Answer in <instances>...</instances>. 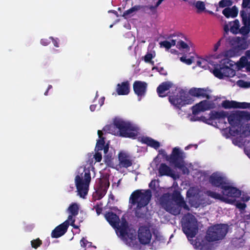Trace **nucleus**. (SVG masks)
I'll list each match as a JSON object with an SVG mask.
<instances>
[{"label":"nucleus","mask_w":250,"mask_h":250,"mask_svg":"<svg viewBox=\"0 0 250 250\" xmlns=\"http://www.w3.org/2000/svg\"><path fill=\"white\" fill-rule=\"evenodd\" d=\"M222 105L225 108H247L250 107V104L248 103H238L235 101H225L222 103Z\"/></svg>","instance_id":"nucleus-17"},{"label":"nucleus","mask_w":250,"mask_h":250,"mask_svg":"<svg viewBox=\"0 0 250 250\" xmlns=\"http://www.w3.org/2000/svg\"><path fill=\"white\" fill-rule=\"evenodd\" d=\"M247 57H241V58L240 59V62L243 64V65H246V64H247V63H248V61H247Z\"/></svg>","instance_id":"nucleus-59"},{"label":"nucleus","mask_w":250,"mask_h":250,"mask_svg":"<svg viewBox=\"0 0 250 250\" xmlns=\"http://www.w3.org/2000/svg\"><path fill=\"white\" fill-rule=\"evenodd\" d=\"M129 83L128 81L117 84V92L119 95H127L129 93Z\"/></svg>","instance_id":"nucleus-25"},{"label":"nucleus","mask_w":250,"mask_h":250,"mask_svg":"<svg viewBox=\"0 0 250 250\" xmlns=\"http://www.w3.org/2000/svg\"><path fill=\"white\" fill-rule=\"evenodd\" d=\"M119 165L120 167L128 168L133 164V161L130 157L124 153H120L118 156Z\"/></svg>","instance_id":"nucleus-20"},{"label":"nucleus","mask_w":250,"mask_h":250,"mask_svg":"<svg viewBox=\"0 0 250 250\" xmlns=\"http://www.w3.org/2000/svg\"><path fill=\"white\" fill-rule=\"evenodd\" d=\"M69 225L70 223L68 222V220H66L56 227L51 232V237L57 238L64 235L67 231Z\"/></svg>","instance_id":"nucleus-15"},{"label":"nucleus","mask_w":250,"mask_h":250,"mask_svg":"<svg viewBox=\"0 0 250 250\" xmlns=\"http://www.w3.org/2000/svg\"><path fill=\"white\" fill-rule=\"evenodd\" d=\"M159 171L161 176L167 175L173 178V179L176 178L177 176L174 171L168 166L165 164L161 165Z\"/></svg>","instance_id":"nucleus-23"},{"label":"nucleus","mask_w":250,"mask_h":250,"mask_svg":"<svg viewBox=\"0 0 250 250\" xmlns=\"http://www.w3.org/2000/svg\"><path fill=\"white\" fill-rule=\"evenodd\" d=\"M240 15L244 24L250 25V12L249 11V10L247 9L246 11H241Z\"/></svg>","instance_id":"nucleus-30"},{"label":"nucleus","mask_w":250,"mask_h":250,"mask_svg":"<svg viewBox=\"0 0 250 250\" xmlns=\"http://www.w3.org/2000/svg\"><path fill=\"white\" fill-rule=\"evenodd\" d=\"M199 193V189L197 188H190L187 191V195L188 197H195Z\"/></svg>","instance_id":"nucleus-34"},{"label":"nucleus","mask_w":250,"mask_h":250,"mask_svg":"<svg viewBox=\"0 0 250 250\" xmlns=\"http://www.w3.org/2000/svg\"><path fill=\"white\" fill-rule=\"evenodd\" d=\"M224 37L226 38V35L228 34L229 31V27L228 25H226L224 26Z\"/></svg>","instance_id":"nucleus-60"},{"label":"nucleus","mask_w":250,"mask_h":250,"mask_svg":"<svg viewBox=\"0 0 250 250\" xmlns=\"http://www.w3.org/2000/svg\"><path fill=\"white\" fill-rule=\"evenodd\" d=\"M238 13L237 9L235 7L232 8H227L223 10V14L227 18L229 17H235Z\"/></svg>","instance_id":"nucleus-29"},{"label":"nucleus","mask_w":250,"mask_h":250,"mask_svg":"<svg viewBox=\"0 0 250 250\" xmlns=\"http://www.w3.org/2000/svg\"><path fill=\"white\" fill-rule=\"evenodd\" d=\"M104 100H105V98L104 97H102V98H100V101H99L100 106H102L104 104Z\"/></svg>","instance_id":"nucleus-64"},{"label":"nucleus","mask_w":250,"mask_h":250,"mask_svg":"<svg viewBox=\"0 0 250 250\" xmlns=\"http://www.w3.org/2000/svg\"><path fill=\"white\" fill-rule=\"evenodd\" d=\"M184 157V153L181 151L179 148L175 147L173 148L170 156V161L174 164L175 167L181 169L183 174H188L189 170L186 167L183 160Z\"/></svg>","instance_id":"nucleus-10"},{"label":"nucleus","mask_w":250,"mask_h":250,"mask_svg":"<svg viewBox=\"0 0 250 250\" xmlns=\"http://www.w3.org/2000/svg\"><path fill=\"white\" fill-rule=\"evenodd\" d=\"M232 142L235 145L241 147L244 146L245 141L243 138L242 137H239L234 138L232 140Z\"/></svg>","instance_id":"nucleus-36"},{"label":"nucleus","mask_w":250,"mask_h":250,"mask_svg":"<svg viewBox=\"0 0 250 250\" xmlns=\"http://www.w3.org/2000/svg\"><path fill=\"white\" fill-rule=\"evenodd\" d=\"M233 62L229 58L222 59L220 64H214V69L212 71V73L219 79L234 76L235 75V71L231 68L234 65Z\"/></svg>","instance_id":"nucleus-6"},{"label":"nucleus","mask_w":250,"mask_h":250,"mask_svg":"<svg viewBox=\"0 0 250 250\" xmlns=\"http://www.w3.org/2000/svg\"><path fill=\"white\" fill-rule=\"evenodd\" d=\"M228 226L225 224L216 225L209 228L206 235V239L209 242L223 239L228 232Z\"/></svg>","instance_id":"nucleus-9"},{"label":"nucleus","mask_w":250,"mask_h":250,"mask_svg":"<svg viewBox=\"0 0 250 250\" xmlns=\"http://www.w3.org/2000/svg\"><path fill=\"white\" fill-rule=\"evenodd\" d=\"M116 228L119 230L120 235L122 238L127 236L132 239V236H129V235L127 232L128 229V223L125 218H122L121 225H119V226Z\"/></svg>","instance_id":"nucleus-22"},{"label":"nucleus","mask_w":250,"mask_h":250,"mask_svg":"<svg viewBox=\"0 0 250 250\" xmlns=\"http://www.w3.org/2000/svg\"><path fill=\"white\" fill-rule=\"evenodd\" d=\"M94 208L96 209V211L97 214L99 215L102 212L103 208L100 207L99 204H97L95 206H94Z\"/></svg>","instance_id":"nucleus-52"},{"label":"nucleus","mask_w":250,"mask_h":250,"mask_svg":"<svg viewBox=\"0 0 250 250\" xmlns=\"http://www.w3.org/2000/svg\"><path fill=\"white\" fill-rule=\"evenodd\" d=\"M227 41L229 42V43H230L232 45H233V42H236L237 40V39H236V38L235 37H233V38H230V37L228 38H227Z\"/></svg>","instance_id":"nucleus-58"},{"label":"nucleus","mask_w":250,"mask_h":250,"mask_svg":"<svg viewBox=\"0 0 250 250\" xmlns=\"http://www.w3.org/2000/svg\"><path fill=\"white\" fill-rule=\"evenodd\" d=\"M177 37H176L175 38L177 39L178 40L177 41V44L176 47L179 49H186L187 50L189 49V47L187 43L185 42L184 41L178 39V37L179 36V35L176 34Z\"/></svg>","instance_id":"nucleus-31"},{"label":"nucleus","mask_w":250,"mask_h":250,"mask_svg":"<svg viewBox=\"0 0 250 250\" xmlns=\"http://www.w3.org/2000/svg\"><path fill=\"white\" fill-rule=\"evenodd\" d=\"M104 150V153L105 154L107 153V152L108 151V150H109V146H108V145L107 144L106 145H104V147H103V149Z\"/></svg>","instance_id":"nucleus-63"},{"label":"nucleus","mask_w":250,"mask_h":250,"mask_svg":"<svg viewBox=\"0 0 250 250\" xmlns=\"http://www.w3.org/2000/svg\"><path fill=\"white\" fill-rule=\"evenodd\" d=\"M153 57L152 54L147 53L144 57V61L146 62H151Z\"/></svg>","instance_id":"nucleus-46"},{"label":"nucleus","mask_w":250,"mask_h":250,"mask_svg":"<svg viewBox=\"0 0 250 250\" xmlns=\"http://www.w3.org/2000/svg\"><path fill=\"white\" fill-rule=\"evenodd\" d=\"M104 216L107 221L113 228H117L119 226L120 219L116 213L108 212L105 214Z\"/></svg>","instance_id":"nucleus-21"},{"label":"nucleus","mask_w":250,"mask_h":250,"mask_svg":"<svg viewBox=\"0 0 250 250\" xmlns=\"http://www.w3.org/2000/svg\"><path fill=\"white\" fill-rule=\"evenodd\" d=\"M104 145H105L104 138H102L101 139H98L97 141L96 146L95 148V150L96 151H99L102 150L103 149V147H104Z\"/></svg>","instance_id":"nucleus-33"},{"label":"nucleus","mask_w":250,"mask_h":250,"mask_svg":"<svg viewBox=\"0 0 250 250\" xmlns=\"http://www.w3.org/2000/svg\"><path fill=\"white\" fill-rule=\"evenodd\" d=\"M182 229L188 238H193L197 231V220L195 217L188 213L182 218Z\"/></svg>","instance_id":"nucleus-8"},{"label":"nucleus","mask_w":250,"mask_h":250,"mask_svg":"<svg viewBox=\"0 0 250 250\" xmlns=\"http://www.w3.org/2000/svg\"><path fill=\"white\" fill-rule=\"evenodd\" d=\"M79 210V206L76 203H71L67 208V211L69 213V215L68 216L67 220H68V222H70V225L75 229L78 228V227L75 225V219L74 217L78 214Z\"/></svg>","instance_id":"nucleus-12"},{"label":"nucleus","mask_w":250,"mask_h":250,"mask_svg":"<svg viewBox=\"0 0 250 250\" xmlns=\"http://www.w3.org/2000/svg\"><path fill=\"white\" fill-rule=\"evenodd\" d=\"M180 60L181 62H185L187 64H190L193 62L192 59H186L185 57H181Z\"/></svg>","instance_id":"nucleus-50"},{"label":"nucleus","mask_w":250,"mask_h":250,"mask_svg":"<svg viewBox=\"0 0 250 250\" xmlns=\"http://www.w3.org/2000/svg\"><path fill=\"white\" fill-rule=\"evenodd\" d=\"M49 39L52 41L55 47H58L59 46V41L58 39H54L52 37H50Z\"/></svg>","instance_id":"nucleus-54"},{"label":"nucleus","mask_w":250,"mask_h":250,"mask_svg":"<svg viewBox=\"0 0 250 250\" xmlns=\"http://www.w3.org/2000/svg\"><path fill=\"white\" fill-rule=\"evenodd\" d=\"M195 6L198 9V12L203 11L205 9V5L203 1H197L195 2Z\"/></svg>","instance_id":"nucleus-39"},{"label":"nucleus","mask_w":250,"mask_h":250,"mask_svg":"<svg viewBox=\"0 0 250 250\" xmlns=\"http://www.w3.org/2000/svg\"><path fill=\"white\" fill-rule=\"evenodd\" d=\"M142 6H143L142 9L144 11H147L149 10L152 12H153L156 8V4L155 5H142Z\"/></svg>","instance_id":"nucleus-42"},{"label":"nucleus","mask_w":250,"mask_h":250,"mask_svg":"<svg viewBox=\"0 0 250 250\" xmlns=\"http://www.w3.org/2000/svg\"><path fill=\"white\" fill-rule=\"evenodd\" d=\"M156 185V180H152L149 184V187L153 189H155Z\"/></svg>","instance_id":"nucleus-57"},{"label":"nucleus","mask_w":250,"mask_h":250,"mask_svg":"<svg viewBox=\"0 0 250 250\" xmlns=\"http://www.w3.org/2000/svg\"><path fill=\"white\" fill-rule=\"evenodd\" d=\"M138 237L141 244H148L152 237V234L149 227L146 226H141L138 229Z\"/></svg>","instance_id":"nucleus-11"},{"label":"nucleus","mask_w":250,"mask_h":250,"mask_svg":"<svg viewBox=\"0 0 250 250\" xmlns=\"http://www.w3.org/2000/svg\"><path fill=\"white\" fill-rule=\"evenodd\" d=\"M242 135L245 137L250 135V124L244 125L240 130Z\"/></svg>","instance_id":"nucleus-35"},{"label":"nucleus","mask_w":250,"mask_h":250,"mask_svg":"<svg viewBox=\"0 0 250 250\" xmlns=\"http://www.w3.org/2000/svg\"><path fill=\"white\" fill-rule=\"evenodd\" d=\"M150 167L153 170V171L150 170V173L154 174L156 172L155 168H156V157L154 158L153 161L150 164Z\"/></svg>","instance_id":"nucleus-48"},{"label":"nucleus","mask_w":250,"mask_h":250,"mask_svg":"<svg viewBox=\"0 0 250 250\" xmlns=\"http://www.w3.org/2000/svg\"><path fill=\"white\" fill-rule=\"evenodd\" d=\"M220 7H225L230 5V1L229 0H222L219 3Z\"/></svg>","instance_id":"nucleus-45"},{"label":"nucleus","mask_w":250,"mask_h":250,"mask_svg":"<svg viewBox=\"0 0 250 250\" xmlns=\"http://www.w3.org/2000/svg\"><path fill=\"white\" fill-rule=\"evenodd\" d=\"M139 140L142 143L146 144L156 149V141L151 138L147 136H142L139 138Z\"/></svg>","instance_id":"nucleus-27"},{"label":"nucleus","mask_w":250,"mask_h":250,"mask_svg":"<svg viewBox=\"0 0 250 250\" xmlns=\"http://www.w3.org/2000/svg\"><path fill=\"white\" fill-rule=\"evenodd\" d=\"M152 197V192L148 189H137L131 194L129 203L132 206H136L134 208L135 215L140 218H144L146 215L147 205Z\"/></svg>","instance_id":"nucleus-2"},{"label":"nucleus","mask_w":250,"mask_h":250,"mask_svg":"<svg viewBox=\"0 0 250 250\" xmlns=\"http://www.w3.org/2000/svg\"><path fill=\"white\" fill-rule=\"evenodd\" d=\"M172 84L169 82H166L162 83L157 88V92L160 97L166 96V92L172 87Z\"/></svg>","instance_id":"nucleus-26"},{"label":"nucleus","mask_w":250,"mask_h":250,"mask_svg":"<svg viewBox=\"0 0 250 250\" xmlns=\"http://www.w3.org/2000/svg\"><path fill=\"white\" fill-rule=\"evenodd\" d=\"M221 189V194L210 190L207 191L206 194L213 198L229 204H233L236 198L241 195L240 190L228 183L222 187Z\"/></svg>","instance_id":"nucleus-3"},{"label":"nucleus","mask_w":250,"mask_h":250,"mask_svg":"<svg viewBox=\"0 0 250 250\" xmlns=\"http://www.w3.org/2000/svg\"><path fill=\"white\" fill-rule=\"evenodd\" d=\"M228 120L229 124L233 126L239 125L242 120L240 112H236L230 114L228 117Z\"/></svg>","instance_id":"nucleus-24"},{"label":"nucleus","mask_w":250,"mask_h":250,"mask_svg":"<svg viewBox=\"0 0 250 250\" xmlns=\"http://www.w3.org/2000/svg\"><path fill=\"white\" fill-rule=\"evenodd\" d=\"M164 200L165 197H163L161 201L162 207L172 214H179L182 208L186 210H189L188 206L179 193H176L172 196V200L165 201Z\"/></svg>","instance_id":"nucleus-4"},{"label":"nucleus","mask_w":250,"mask_h":250,"mask_svg":"<svg viewBox=\"0 0 250 250\" xmlns=\"http://www.w3.org/2000/svg\"><path fill=\"white\" fill-rule=\"evenodd\" d=\"M242 7L247 8L248 10L250 9V0H243Z\"/></svg>","instance_id":"nucleus-51"},{"label":"nucleus","mask_w":250,"mask_h":250,"mask_svg":"<svg viewBox=\"0 0 250 250\" xmlns=\"http://www.w3.org/2000/svg\"><path fill=\"white\" fill-rule=\"evenodd\" d=\"M169 101L175 107L179 108L187 104H191L193 100L188 93L181 88H176L172 95L169 96Z\"/></svg>","instance_id":"nucleus-7"},{"label":"nucleus","mask_w":250,"mask_h":250,"mask_svg":"<svg viewBox=\"0 0 250 250\" xmlns=\"http://www.w3.org/2000/svg\"><path fill=\"white\" fill-rule=\"evenodd\" d=\"M75 181L78 194L81 197L84 198L87 194L89 185L91 181L89 169L85 167L83 168L82 171L79 169Z\"/></svg>","instance_id":"nucleus-5"},{"label":"nucleus","mask_w":250,"mask_h":250,"mask_svg":"<svg viewBox=\"0 0 250 250\" xmlns=\"http://www.w3.org/2000/svg\"><path fill=\"white\" fill-rule=\"evenodd\" d=\"M159 155H162L163 158H167V154L164 150L161 149L159 151Z\"/></svg>","instance_id":"nucleus-61"},{"label":"nucleus","mask_w":250,"mask_h":250,"mask_svg":"<svg viewBox=\"0 0 250 250\" xmlns=\"http://www.w3.org/2000/svg\"><path fill=\"white\" fill-rule=\"evenodd\" d=\"M190 238V237L188 238V240L191 241V243L193 245L194 248L196 249H200L201 250L202 248V246L201 245V243L197 241V239H196L194 240H191Z\"/></svg>","instance_id":"nucleus-41"},{"label":"nucleus","mask_w":250,"mask_h":250,"mask_svg":"<svg viewBox=\"0 0 250 250\" xmlns=\"http://www.w3.org/2000/svg\"><path fill=\"white\" fill-rule=\"evenodd\" d=\"M242 120H250V113L247 111H240Z\"/></svg>","instance_id":"nucleus-43"},{"label":"nucleus","mask_w":250,"mask_h":250,"mask_svg":"<svg viewBox=\"0 0 250 250\" xmlns=\"http://www.w3.org/2000/svg\"><path fill=\"white\" fill-rule=\"evenodd\" d=\"M142 7L143 6L141 5H136L131 8L125 11L123 14V17L125 19H127L134 15L137 11L142 9Z\"/></svg>","instance_id":"nucleus-28"},{"label":"nucleus","mask_w":250,"mask_h":250,"mask_svg":"<svg viewBox=\"0 0 250 250\" xmlns=\"http://www.w3.org/2000/svg\"><path fill=\"white\" fill-rule=\"evenodd\" d=\"M250 25L244 24V26H242L239 31L241 34L243 35L248 34L250 31Z\"/></svg>","instance_id":"nucleus-40"},{"label":"nucleus","mask_w":250,"mask_h":250,"mask_svg":"<svg viewBox=\"0 0 250 250\" xmlns=\"http://www.w3.org/2000/svg\"><path fill=\"white\" fill-rule=\"evenodd\" d=\"M211 108L210 103L207 100H204L192 107V113L197 115L200 112L205 111Z\"/></svg>","instance_id":"nucleus-19"},{"label":"nucleus","mask_w":250,"mask_h":250,"mask_svg":"<svg viewBox=\"0 0 250 250\" xmlns=\"http://www.w3.org/2000/svg\"><path fill=\"white\" fill-rule=\"evenodd\" d=\"M133 88L135 94L137 95L140 101L141 98L146 95L147 83L145 82L136 81L133 83Z\"/></svg>","instance_id":"nucleus-13"},{"label":"nucleus","mask_w":250,"mask_h":250,"mask_svg":"<svg viewBox=\"0 0 250 250\" xmlns=\"http://www.w3.org/2000/svg\"><path fill=\"white\" fill-rule=\"evenodd\" d=\"M235 55V53L234 51L232 49H230L224 53V56L226 57V58H228L229 57H231Z\"/></svg>","instance_id":"nucleus-49"},{"label":"nucleus","mask_w":250,"mask_h":250,"mask_svg":"<svg viewBox=\"0 0 250 250\" xmlns=\"http://www.w3.org/2000/svg\"><path fill=\"white\" fill-rule=\"evenodd\" d=\"M100 187L101 188H104V191L106 192L107 188L109 187L110 184L108 180L104 179L103 180H100Z\"/></svg>","instance_id":"nucleus-37"},{"label":"nucleus","mask_w":250,"mask_h":250,"mask_svg":"<svg viewBox=\"0 0 250 250\" xmlns=\"http://www.w3.org/2000/svg\"><path fill=\"white\" fill-rule=\"evenodd\" d=\"M177 36L176 34L169 35L167 38L168 40H169V41L165 40L159 43L160 48H165L166 51H168L172 46L176 44V42L178 40L175 38Z\"/></svg>","instance_id":"nucleus-16"},{"label":"nucleus","mask_w":250,"mask_h":250,"mask_svg":"<svg viewBox=\"0 0 250 250\" xmlns=\"http://www.w3.org/2000/svg\"><path fill=\"white\" fill-rule=\"evenodd\" d=\"M210 91L208 89L192 88L189 91V93L191 96L197 97L206 98L208 99L210 98L209 94Z\"/></svg>","instance_id":"nucleus-18"},{"label":"nucleus","mask_w":250,"mask_h":250,"mask_svg":"<svg viewBox=\"0 0 250 250\" xmlns=\"http://www.w3.org/2000/svg\"><path fill=\"white\" fill-rule=\"evenodd\" d=\"M42 244V241L39 238L33 240L31 241V245L32 247L35 249H37L38 248L40 247Z\"/></svg>","instance_id":"nucleus-38"},{"label":"nucleus","mask_w":250,"mask_h":250,"mask_svg":"<svg viewBox=\"0 0 250 250\" xmlns=\"http://www.w3.org/2000/svg\"><path fill=\"white\" fill-rule=\"evenodd\" d=\"M103 130L113 135L119 134L123 137L135 139L138 135L139 128L129 122L115 119L113 124L106 125Z\"/></svg>","instance_id":"nucleus-1"},{"label":"nucleus","mask_w":250,"mask_h":250,"mask_svg":"<svg viewBox=\"0 0 250 250\" xmlns=\"http://www.w3.org/2000/svg\"><path fill=\"white\" fill-rule=\"evenodd\" d=\"M94 158L96 162H100L102 159V155L101 152L96 151L95 155H94Z\"/></svg>","instance_id":"nucleus-47"},{"label":"nucleus","mask_w":250,"mask_h":250,"mask_svg":"<svg viewBox=\"0 0 250 250\" xmlns=\"http://www.w3.org/2000/svg\"><path fill=\"white\" fill-rule=\"evenodd\" d=\"M230 30L233 34H237L239 31V21L237 20H235L232 23Z\"/></svg>","instance_id":"nucleus-32"},{"label":"nucleus","mask_w":250,"mask_h":250,"mask_svg":"<svg viewBox=\"0 0 250 250\" xmlns=\"http://www.w3.org/2000/svg\"><path fill=\"white\" fill-rule=\"evenodd\" d=\"M197 63L198 66H201L205 69H207V67H206V65H207V60L201 59L197 61Z\"/></svg>","instance_id":"nucleus-44"},{"label":"nucleus","mask_w":250,"mask_h":250,"mask_svg":"<svg viewBox=\"0 0 250 250\" xmlns=\"http://www.w3.org/2000/svg\"><path fill=\"white\" fill-rule=\"evenodd\" d=\"M209 181L213 186L221 187V188L227 183L225 177L218 172L213 173L210 176Z\"/></svg>","instance_id":"nucleus-14"},{"label":"nucleus","mask_w":250,"mask_h":250,"mask_svg":"<svg viewBox=\"0 0 250 250\" xmlns=\"http://www.w3.org/2000/svg\"><path fill=\"white\" fill-rule=\"evenodd\" d=\"M50 43V41L47 39H42L41 40V43L44 46H46Z\"/></svg>","instance_id":"nucleus-56"},{"label":"nucleus","mask_w":250,"mask_h":250,"mask_svg":"<svg viewBox=\"0 0 250 250\" xmlns=\"http://www.w3.org/2000/svg\"><path fill=\"white\" fill-rule=\"evenodd\" d=\"M221 44V41L219 40L214 46L213 50L214 51H216L218 48V47L220 46Z\"/></svg>","instance_id":"nucleus-62"},{"label":"nucleus","mask_w":250,"mask_h":250,"mask_svg":"<svg viewBox=\"0 0 250 250\" xmlns=\"http://www.w3.org/2000/svg\"><path fill=\"white\" fill-rule=\"evenodd\" d=\"M81 245L82 247L85 248L86 246V245L89 243V242L85 239L84 238H82V239L80 241Z\"/></svg>","instance_id":"nucleus-53"},{"label":"nucleus","mask_w":250,"mask_h":250,"mask_svg":"<svg viewBox=\"0 0 250 250\" xmlns=\"http://www.w3.org/2000/svg\"><path fill=\"white\" fill-rule=\"evenodd\" d=\"M236 206L237 208L240 209H244L246 207V205L244 203H237L236 204Z\"/></svg>","instance_id":"nucleus-55"}]
</instances>
